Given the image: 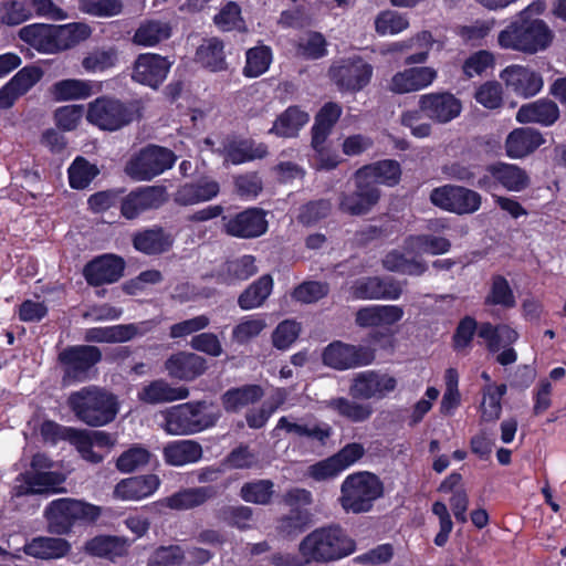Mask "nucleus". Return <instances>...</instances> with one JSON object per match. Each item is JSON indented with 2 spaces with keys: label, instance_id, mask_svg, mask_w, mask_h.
Returning <instances> with one entry per match:
<instances>
[{
  "label": "nucleus",
  "instance_id": "obj_1",
  "mask_svg": "<svg viewBox=\"0 0 566 566\" xmlns=\"http://www.w3.org/2000/svg\"><path fill=\"white\" fill-rule=\"evenodd\" d=\"M545 9V2L536 0L517 12L513 20L500 31L499 45L524 54H535L546 50L554 40V33L539 18Z\"/></svg>",
  "mask_w": 566,
  "mask_h": 566
},
{
  "label": "nucleus",
  "instance_id": "obj_2",
  "mask_svg": "<svg viewBox=\"0 0 566 566\" xmlns=\"http://www.w3.org/2000/svg\"><path fill=\"white\" fill-rule=\"evenodd\" d=\"M357 543L339 524L321 526L300 543L298 552L306 563L325 564L350 556Z\"/></svg>",
  "mask_w": 566,
  "mask_h": 566
},
{
  "label": "nucleus",
  "instance_id": "obj_3",
  "mask_svg": "<svg viewBox=\"0 0 566 566\" xmlns=\"http://www.w3.org/2000/svg\"><path fill=\"white\" fill-rule=\"evenodd\" d=\"M66 405L75 418L88 427L106 426L115 420L119 411L118 397L95 385L72 391Z\"/></svg>",
  "mask_w": 566,
  "mask_h": 566
},
{
  "label": "nucleus",
  "instance_id": "obj_4",
  "mask_svg": "<svg viewBox=\"0 0 566 566\" xmlns=\"http://www.w3.org/2000/svg\"><path fill=\"white\" fill-rule=\"evenodd\" d=\"M101 515V506L73 497L55 499L44 510L49 532L59 536L70 535L75 527L93 525Z\"/></svg>",
  "mask_w": 566,
  "mask_h": 566
},
{
  "label": "nucleus",
  "instance_id": "obj_5",
  "mask_svg": "<svg viewBox=\"0 0 566 566\" xmlns=\"http://www.w3.org/2000/svg\"><path fill=\"white\" fill-rule=\"evenodd\" d=\"M384 483L377 474L358 471L343 480L338 503L346 513H368L374 509L376 501L384 496Z\"/></svg>",
  "mask_w": 566,
  "mask_h": 566
},
{
  "label": "nucleus",
  "instance_id": "obj_6",
  "mask_svg": "<svg viewBox=\"0 0 566 566\" xmlns=\"http://www.w3.org/2000/svg\"><path fill=\"white\" fill-rule=\"evenodd\" d=\"M84 24L51 25L33 23L19 30V38L39 52L54 53L70 48L88 35Z\"/></svg>",
  "mask_w": 566,
  "mask_h": 566
},
{
  "label": "nucleus",
  "instance_id": "obj_7",
  "mask_svg": "<svg viewBox=\"0 0 566 566\" xmlns=\"http://www.w3.org/2000/svg\"><path fill=\"white\" fill-rule=\"evenodd\" d=\"M138 117V106L132 101L102 95L90 102L86 120L101 130L115 132Z\"/></svg>",
  "mask_w": 566,
  "mask_h": 566
},
{
  "label": "nucleus",
  "instance_id": "obj_8",
  "mask_svg": "<svg viewBox=\"0 0 566 566\" xmlns=\"http://www.w3.org/2000/svg\"><path fill=\"white\" fill-rule=\"evenodd\" d=\"M281 502L290 509L277 518L276 531L284 538H295L306 532L313 523L311 506L314 502L310 490L291 488L282 495Z\"/></svg>",
  "mask_w": 566,
  "mask_h": 566
},
{
  "label": "nucleus",
  "instance_id": "obj_9",
  "mask_svg": "<svg viewBox=\"0 0 566 566\" xmlns=\"http://www.w3.org/2000/svg\"><path fill=\"white\" fill-rule=\"evenodd\" d=\"M203 409V401L175 406L164 416V429L172 436H187L214 427L219 415L205 412Z\"/></svg>",
  "mask_w": 566,
  "mask_h": 566
},
{
  "label": "nucleus",
  "instance_id": "obj_10",
  "mask_svg": "<svg viewBox=\"0 0 566 566\" xmlns=\"http://www.w3.org/2000/svg\"><path fill=\"white\" fill-rule=\"evenodd\" d=\"M176 160L171 149L150 144L128 160L125 171L134 180L148 181L172 168Z\"/></svg>",
  "mask_w": 566,
  "mask_h": 566
},
{
  "label": "nucleus",
  "instance_id": "obj_11",
  "mask_svg": "<svg viewBox=\"0 0 566 566\" xmlns=\"http://www.w3.org/2000/svg\"><path fill=\"white\" fill-rule=\"evenodd\" d=\"M329 77L340 92L357 93L371 81L374 67L359 55L342 59L328 71Z\"/></svg>",
  "mask_w": 566,
  "mask_h": 566
},
{
  "label": "nucleus",
  "instance_id": "obj_12",
  "mask_svg": "<svg viewBox=\"0 0 566 566\" xmlns=\"http://www.w3.org/2000/svg\"><path fill=\"white\" fill-rule=\"evenodd\" d=\"M485 174L476 181V187L484 191L503 187L507 191L521 192L531 185V178L525 169L515 164L495 161L484 167Z\"/></svg>",
  "mask_w": 566,
  "mask_h": 566
},
{
  "label": "nucleus",
  "instance_id": "obj_13",
  "mask_svg": "<svg viewBox=\"0 0 566 566\" xmlns=\"http://www.w3.org/2000/svg\"><path fill=\"white\" fill-rule=\"evenodd\" d=\"M354 185L353 190L340 193L338 208L353 217L365 216L379 202L381 191L375 181L368 180L358 170L355 172Z\"/></svg>",
  "mask_w": 566,
  "mask_h": 566
},
{
  "label": "nucleus",
  "instance_id": "obj_14",
  "mask_svg": "<svg viewBox=\"0 0 566 566\" xmlns=\"http://www.w3.org/2000/svg\"><path fill=\"white\" fill-rule=\"evenodd\" d=\"M266 211L259 207H249L235 213L222 216V231L232 238L256 239L268 232Z\"/></svg>",
  "mask_w": 566,
  "mask_h": 566
},
{
  "label": "nucleus",
  "instance_id": "obj_15",
  "mask_svg": "<svg viewBox=\"0 0 566 566\" xmlns=\"http://www.w3.org/2000/svg\"><path fill=\"white\" fill-rule=\"evenodd\" d=\"M430 201L442 210L462 216L478 211L482 205V197L479 192L462 186L444 185L431 191Z\"/></svg>",
  "mask_w": 566,
  "mask_h": 566
},
{
  "label": "nucleus",
  "instance_id": "obj_16",
  "mask_svg": "<svg viewBox=\"0 0 566 566\" xmlns=\"http://www.w3.org/2000/svg\"><path fill=\"white\" fill-rule=\"evenodd\" d=\"M322 359L325 366L336 370H347L370 365L375 360V350L364 345L334 340L323 350Z\"/></svg>",
  "mask_w": 566,
  "mask_h": 566
},
{
  "label": "nucleus",
  "instance_id": "obj_17",
  "mask_svg": "<svg viewBox=\"0 0 566 566\" xmlns=\"http://www.w3.org/2000/svg\"><path fill=\"white\" fill-rule=\"evenodd\" d=\"M167 200L165 186H142L127 195H120V214L127 220H134L146 211L159 209Z\"/></svg>",
  "mask_w": 566,
  "mask_h": 566
},
{
  "label": "nucleus",
  "instance_id": "obj_18",
  "mask_svg": "<svg viewBox=\"0 0 566 566\" xmlns=\"http://www.w3.org/2000/svg\"><path fill=\"white\" fill-rule=\"evenodd\" d=\"M125 265L122 256L105 253L90 260L82 274L88 286L99 287L118 282L124 275Z\"/></svg>",
  "mask_w": 566,
  "mask_h": 566
},
{
  "label": "nucleus",
  "instance_id": "obj_19",
  "mask_svg": "<svg viewBox=\"0 0 566 566\" xmlns=\"http://www.w3.org/2000/svg\"><path fill=\"white\" fill-rule=\"evenodd\" d=\"M418 106L424 117L436 124L450 123L459 117L462 111V102L448 91L420 95Z\"/></svg>",
  "mask_w": 566,
  "mask_h": 566
},
{
  "label": "nucleus",
  "instance_id": "obj_20",
  "mask_svg": "<svg viewBox=\"0 0 566 566\" xmlns=\"http://www.w3.org/2000/svg\"><path fill=\"white\" fill-rule=\"evenodd\" d=\"M397 387L395 377L375 370L358 373L349 387L354 399H382Z\"/></svg>",
  "mask_w": 566,
  "mask_h": 566
},
{
  "label": "nucleus",
  "instance_id": "obj_21",
  "mask_svg": "<svg viewBox=\"0 0 566 566\" xmlns=\"http://www.w3.org/2000/svg\"><path fill=\"white\" fill-rule=\"evenodd\" d=\"M171 62L155 53L138 55L134 63L133 80L151 88H158L166 80Z\"/></svg>",
  "mask_w": 566,
  "mask_h": 566
},
{
  "label": "nucleus",
  "instance_id": "obj_22",
  "mask_svg": "<svg viewBox=\"0 0 566 566\" xmlns=\"http://www.w3.org/2000/svg\"><path fill=\"white\" fill-rule=\"evenodd\" d=\"M164 367L170 378L182 381H192L209 368L205 357L185 350L171 354L165 360Z\"/></svg>",
  "mask_w": 566,
  "mask_h": 566
},
{
  "label": "nucleus",
  "instance_id": "obj_23",
  "mask_svg": "<svg viewBox=\"0 0 566 566\" xmlns=\"http://www.w3.org/2000/svg\"><path fill=\"white\" fill-rule=\"evenodd\" d=\"M65 374L77 378L102 360V352L93 345L67 346L59 355Z\"/></svg>",
  "mask_w": 566,
  "mask_h": 566
},
{
  "label": "nucleus",
  "instance_id": "obj_24",
  "mask_svg": "<svg viewBox=\"0 0 566 566\" xmlns=\"http://www.w3.org/2000/svg\"><path fill=\"white\" fill-rule=\"evenodd\" d=\"M438 73L430 66H412L397 72L388 83V91L395 94L418 92L430 86Z\"/></svg>",
  "mask_w": 566,
  "mask_h": 566
},
{
  "label": "nucleus",
  "instance_id": "obj_25",
  "mask_svg": "<svg viewBox=\"0 0 566 566\" xmlns=\"http://www.w3.org/2000/svg\"><path fill=\"white\" fill-rule=\"evenodd\" d=\"M500 77L509 90L525 98L536 95L543 87L541 74L522 65L505 67Z\"/></svg>",
  "mask_w": 566,
  "mask_h": 566
},
{
  "label": "nucleus",
  "instance_id": "obj_26",
  "mask_svg": "<svg viewBox=\"0 0 566 566\" xmlns=\"http://www.w3.org/2000/svg\"><path fill=\"white\" fill-rule=\"evenodd\" d=\"M174 235L161 226L143 228L132 235L133 248L149 256L168 252L174 245Z\"/></svg>",
  "mask_w": 566,
  "mask_h": 566
},
{
  "label": "nucleus",
  "instance_id": "obj_27",
  "mask_svg": "<svg viewBox=\"0 0 566 566\" xmlns=\"http://www.w3.org/2000/svg\"><path fill=\"white\" fill-rule=\"evenodd\" d=\"M545 143L546 139L539 130L533 127H517L505 138V155L511 159H523L534 154Z\"/></svg>",
  "mask_w": 566,
  "mask_h": 566
},
{
  "label": "nucleus",
  "instance_id": "obj_28",
  "mask_svg": "<svg viewBox=\"0 0 566 566\" xmlns=\"http://www.w3.org/2000/svg\"><path fill=\"white\" fill-rule=\"evenodd\" d=\"M161 481L156 474L135 475L122 479L114 488V499L122 501H140L153 495Z\"/></svg>",
  "mask_w": 566,
  "mask_h": 566
},
{
  "label": "nucleus",
  "instance_id": "obj_29",
  "mask_svg": "<svg viewBox=\"0 0 566 566\" xmlns=\"http://www.w3.org/2000/svg\"><path fill=\"white\" fill-rule=\"evenodd\" d=\"M17 481H22L23 484L15 485L13 493L15 496H27L32 494H42L44 492H59L56 489L64 479L61 473L53 471L30 472L25 471L17 476Z\"/></svg>",
  "mask_w": 566,
  "mask_h": 566
},
{
  "label": "nucleus",
  "instance_id": "obj_30",
  "mask_svg": "<svg viewBox=\"0 0 566 566\" xmlns=\"http://www.w3.org/2000/svg\"><path fill=\"white\" fill-rule=\"evenodd\" d=\"M220 192V185L209 177H201L196 181L180 185L174 195V201L181 207L193 206L216 198Z\"/></svg>",
  "mask_w": 566,
  "mask_h": 566
},
{
  "label": "nucleus",
  "instance_id": "obj_31",
  "mask_svg": "<svg viewBox=\"0 0 566 566\" xmlns=\"http://www.w3.org/2000/svg\"><path fill=\"white\" fill-rule=\"evenodd\" d=\"M342 115V107L334 102L325 103L314 117V124L311 129V146L322 154L324 144L331 135L333 127Z\"/></svg>",
  "mask_w": 566,
  "mask_h": 566
},
{
  "label": "nucleus",
  "instance_id": "obj_32",
  "mask_svg": "<svg viewBox=\"0 0 566 566\" xmlns=\"http://www.w3.org/2000/svg\"><path fill=\"white\" fill-rule=\"evenodd\" d=\"M130 543L127 538L116 535H97L85 543L88 555L116 562L128 554Z\"/></svg>",
  "mask_w": 566,
  "mask_h": 566
},
{
  "label": "nucleus",
  "instance_id": "obj_33",
  "mask_svg": "<svg viewBox=\"0 0 566 566\" xmlns=\"http://www.w3.org/2000/svg\"><path fill=\"white\" fill-rule=\"evenodd\" d=\"M308 120L307 112L298 105H291L276 116L269 134L281 138H295Z\"/></svg>",
  "mask_w": 566,
  "mask_h": 566
},
{
  "label": "nucleus",
  "instance_id": "obj_34",
  "mask_svg": "<svg viewBox=\"0 0 566 566\" xmlns=\"http://www.w3.org/2000/svg\"><path fill=\"white\" fill-rule=\"evenodd\" d=\"M22 551L36 559H57L69 554L71 544L62 537L36 536L27 542Z\"/></svg>",
  "mask_w": 566,
  "mask_h": 566
},
{
  "label": "nucleus",
  "instance_id": "obj_35",
  "mask_svg": "<svg viewBox=\"0 0 566 566\" xmlns=\"http://www.w3.org/2000/svg\"><path fill=\"white\" fill-rule=\"evenodd\" d=\"M558 118L557 104L545 98L522 105L516 114V120L521 124L537 123L545 127L554 125Z\"/></svg>",
  "mask_w": 566,
  "mask_h": 566
},
{
  "label": "nucleus",
  "instance_id": "obj_36",
  "mask_svg": "<svg viewBox=\"0 0 566 566\" xmlns=\"http://www.w3.org/2000/svg\"><path fill=\"white\" fill-rule=\"evenodd\" d=\"M189 396L187 387H172L165 379H156L144 386L137 394L139 401L158 405L186 399Z\"/></svg>",
  "mask_w": 566,
  "mask_h": 566
},
{
  "label": "nucleus",
  "instance_id": "obj_37",
  "mask_svg": "<svg viewBox=\"0 0 566 566\" xmlns=\"http://www.w3.org/2000/svg\"><path fill=\"white\" fill-rule=\"evenodd\" d=\"M219 495L216 485L182 489L166 499L167 506L172 510H190L203 505Z\"/></svg>",
  "mask_w": 566,
  "mask_h": 566
},
{
  "label": "nucleus",
  "instance_id": "obj_38",
  "mask_svg": "<svg viewBox=\"0 0 566 566\" xmlns=\"http://www.w3.org/2000/svg\"><path fill=\"white\" fill-rule=\"evenodd\" d=\"M368 180L387 187H395L401 180V166L396 159H381L358 169Z\"/></svg>",
  "mask_w": 566,
  "mask_h": 566
},
{
  "label": "nucleus",
  "instance_id": "obj_39",
  "mask_svg": "<svg viewBox=\"0 0 566 566\" xmlns=\"http://www.w3.org/2000/svg\"><path fill=\"white\" fill-rule=\"evenodd\" d=\"M263 396L264 390L260 385L249 384L224 391L221 403L227 412H238L241 408L258 402Z\"/></svg>",
  "mask_w": 566,
  "mask_h": 566
},
{
  "label": "nucleus",
  "instance_id": "obj_40",
  "mask_svg": "<svg viewBox=\"0 0 566 566\" xmlns=\"http://www.w3.org/2000/svg\"><path fill=\"white\" fill-rule=\"evenodd\" d=\"M164 458L174 467L196 463L202 458V447L195 440L172 441L164 448Z\"/></svg>",
  "mask_w": 566,
  "mask_h": 566
},
{
  "label": "nucleus",
  "instance_id": "obj_41",
  "mask_svg": "<svg viewBox=\"0 0 566 566\" xmlns=\"http://www.w3.org/2000/svg\"><path fill=\"white\" fill-rule=\"evenodd\" d=\"M196 60L205 69L211 72H220L227 69L224 44L218 38H210L196 51Z\"/></svg>",
  "mask_w": 566,
  "mask_h": 566
},
{
  "label": "nucleus",
  "instance_id": "obj_42",
  "mask_svg": "<svg viewBox=\"0 0 566 566\" xmlns=\"http://www.w3.org/2000/svg\"><path fill=\"white\" fill-rule=\"evenodd\" d=\"M276 429H284L289 433H294L298 437H305L310 440L317 441L321 444H326V441L332 437L333 429L326 422L296 423L291 422L286 417H281L277 421Z\"/></svg>",
  "mask_w": 566,
  "mask_h": 566
},
{
  "label": "nucleus",
  "instance_id": "obj_43",
  "mask_svg": "<svg viewBox=\"0 0 566 566\" xmlns=\"http://www.w3.org/2000/svg\"><path fill=\"white\" fill-rule=\"evenodd\" d=\"M272 276L270 274L260 276L239 295V307L241 310L249 311L261 306L272 293Z\"/></svg>",
  "mask_w": 566,
  "mask_h": 566
},
{
  "label": "nucleus",
  "instance_id": "obj_44",
  "mask_svg": "<svg viewBox=\"0 0 566 566\" xmlns=\"http://www.w3.org/2000/svg\"><path fill=\"white\" fill-rule=\"evenodd\" d=\"M397 232L396 221L389 217L380 218L377 223H370L358 229L354 240L359 247H367L373 242L385 241Z\"/></svg>",
  "mask_w": 566,
  "mask_h": 566
},
{
  "label": "nucleus",
  "instance_id": "obj_45",
  "mask_svg": "<svg viewBox=\"0 0 566 566\" xmlns=\"http://www.w3.org/2000/svg\"><path fill=\"white\" fill-rule=\"evenodd\" d=\"M382 266L389 272L410 276H420L428 270L423 260L408 259L399 250L389 251L382 259Z\"/></svg>",
  "mask_w": 566,
  "mask_h": 566
},
{
  "label": "nucleus",
  "instance_id": "obj_46",
  "mask_svg": "<svg viewBox=\"0 0 566 566\" xmlns=\"http://www.w3.org/2000/svg\"><path fill=\"white\" fill-rule=\"evenodd\" d=\"M275 494V484L270 479H256L242 484L239 496L247 503L270 505Z\"/></svg>",
  "mask_w": 566,
  "mask_h": 566
},
{
  "label": "nucleus",
  "instance_id": "obj_47",
  "mask_svg": "<svg viewBox=\"0 0 566 566\" xmlns=\"http://www.w3.org/2000/svg\"><path fill=\"white\" fill-rule=\"evenodd\" d=\"M273 61L271 46L260 44L245 52V64L242 74L247 78H255L268 72Z\"/></svg>",
  "mask_w": 566,
  "mask_h": 566
},
{
  "label": "nucleus",
  "instance_id": "obj_48",
  "mask_svg": "<svg viewBox=\"0 0 566 566\" xmlns=\"http://www.w3.org/2000/svg\"><path fill=\"white\" fill-rule=\"evenodd\" d=\"M50 93L55 102L85 99L91 96L92 86L82 80L65 78L55 82L50 87Z\"/></svg>",
  "mask_w": 566,
  "mask_h": 566
},
{
  "label": "nucleus",
  "instance_id": "obj_49",
  "mask_svg": "<svg viewBox=\"0 0 566 566\" xmlns=\"http://www.w3.org/2000/svg\"><path fill=\"white\" fill-rule=\"evenodd\" d=\"M266 155L268 146L263 143L255 144L252 139L234 142L227 147V159L233 165L261 159Z\"/></svg>",
  "mask_w": 566,
  "mask_h": 566
},
{
  "label": "nucleus",
  "instance_id": "obj_50",
  "mask_svg": "<svg viewBox=\"0 0 566 566\" xmlns=\"http://www.w3.org/2000/svg\"><path fill=\"white\" fill-rule=\"evenodd\" d=\"M484 304L504 308L516 306L514 292L505 276L501 274L492 275L490 291L484 298Z\"/></svg>",
  "mask_w": 566,
  "mask_h": 566
},
{
  "label": "nucleus",
  "instance_id": "obj_51",
  "mask_svg": "<svg viewBox=\"0 0 566 566\" xmlns=\"http://www.w3.org/2000/svg\"><path fill=\"white\" fill-rule=\"evenodd\" d=\"M171 29L160 21H146L142 23L133 35V42L140 46H155L169 39Z\"/></svg>",
  "mask_w": 566,
  "mask_h": 566
},
{
  "label": "nucleus",
  "instance_id": "obj_52",
  "mask_svg": "<svg viewBox=\"0 0 566 566\" xmlns=\"http://www.w3.org/2000/svg\"><path fill=\"white\" fill-rule=\"evenodd\" d=\"M327 407L352 422L366 421L373 415L371 406L358 403L345 397L331 399Z\"/></svg>",
  "mask_w": 566,
  "mask_h": 566
},
{
  "label": "nucleus",
  "instance_id": "obj_53",
  "mask_svg": "<svg viewBox=\"0 0 566 566\" xmlns=\"http://www.w3.org/2000/svg\"><path fill=\"white\" fill-rule=\"evenodd\" d=\"M218 518L239 531L252 528L253 509L247 505H224L218 511Z\"/></svg>",
  "mask_w": 566,
  "mask_h": 566
},
{
  "label": "nucleus",
  "instance_id": "obj_54",
  "mask_svg": "<svg viewBox=\"0 0 566 566\" xmlns=\"http://www.w3.org/2000/svg\"><path fill=\"white\" fill-rule=\"evenodd\" d=\"M69 184L72 189H85L98 175V169L86 158L77 156L67 169Z\"/></svg>",
  "mask_w": 566,
  "mask_h": 566
},
{
  "label": "nucleus",
  "instance_id": "obj_55",
  "mask_svg": "<svg viewBox=\"0 0 566 566\" xmlns=\"http://www.w3.org/2000/svg\"><path fill=\"white\" fill-rule=\"evenodd\" d=\"M151 458L148 449L140 444H133L116 460V469L122 473H132L146 467Z\"/></svg>",
  "mask_w": 566,
  "mask_h": 566
},
{
  "label": "nucleus",
  "instance_id": "obj_56",
  "mask_svg": "<svg viewBox=\"0 0 566 566\" xmlns=\"http://www.w3.org/2000/svg\"><path fill=\"white\" fill-rule=\"evenodd\" d=\"M505 384L489 385L484 390V398L481 403V417L484 421L490 422L500 418L502 412L501 400L506 394Z\"/></svg>",
  "mask_w": 566,
  "mask_h": 566
},
{
  "label": "nucleus",
  "instance_id": "obj_57",
  "mask_svg": "<svg viewBox=\"0 0 566 566\" xmlns=\"http://www.w3.org/2000/svg\"><path fill=\"white\" fill-rule=\"evenodd\" d=\"M32 18L30 0H7L0 7V20L7 25H19Z\"/></svg>",
  "mask_w": 566,
  "mask_h": 566
},
{
  "label": "nucleus",
  "instance_id": "obj_58",
  "mask_svg": "<svg viewBox=\"0 0 566 566\" xmlns=\"http://www.w3.org/2000/svg\"><path fill=\"white\" fill-rule=\"evenodd\" d=\"M258 272L255 256L244 254L224 264V275L228 283L245 281Z\"/></svg>",
  "mask_w": 566,
  "mask_h": 566
},
{
  "label": "nucleus",
  "instance_id": "obj_59",
  "mask_svg": "<svg viewBox=\"0 0 566 566\" xmlns=\"http://www.w3.org/2000/svg\"><path fill=\"white\" fill-rule=\"evenodd\" d=\"M405 245L406 248H418L432 255L444 254L451 249V242L449 239L433 234L409 235L405 240Z\"/></svg>",
  "mask_w": 566,
  "mask_h": 566
},
{
  "label": "nucleus",
  "instance_id": "obj_60",
  "mask_svg": "<svg viewBox=\"0 0 566 566\" xmlns=\"http://www.w3.org/2000/svg\"><path fill=\"white\" fill-rule=\"evenodd\" d=\"M185 551L179 545H160L153 551L146 566H184Z\"/></svg>",
  "mask_w": 566,
  "mask_h": 566
},
{
  "label": "nucleus",
  "instance_id": "obj_61",
  "mask_svg": "<svg viewBox=\"0 0 566 566\" xmlns=\"http://www.w3.org/2000/svg\"><path fill=\"white\" fill-rule=\"evenodd\" d=\"M329 286L326 282L305 281L294 287L291 296L302 304L316 303L327 296Z\"/></svg>",
  "mask_w": 566,
  "mask_h": 566
},
{
  "label": "nucleus",
  "instance_id": "obj_62",
  "mask_svg": "<svg viewBox=\"0 0 566 566\" xmlns=\"http://www.w3.org/2000/svg\"><path fill=\"white\" fill-rule=\"evenodd\" d=\"M78 9L93 17L111 18L122 13V0H77Z\"/></svg>",
  "mask_w": 566,
  "mask_h": 566
},
{
  "label": "nucleus",
  "instance_id": "obj_63",
  "mask_svg": "<svg viewBox=\"0 0 566 566\" xmlns=\"http://www.w3.org/2000/svg\"><path fill=\"white\" fill-rule=\"evenodd\" d=\"M214 24L223 32L241 30L244 20L241 15V8L234 1H228L213 17Z\"/></svg>",
  "mask_w": 566,
  "mask_h": 566
},
{
  "label": "nucleus",
  "instance_id": "obj_64",
  "mask_svg": "<svg viewBox=\"0 0 566 566\" xmlns=\"http://www.w3.org/2000/svg\"><path fill=\"white\" fill-rule=\"evenodd\" d=\"M265 327L266 322L260 315L248 316L233 327L232 338L238 344L243 345L259 336Z\"/></svg>",
  "mask_w": 566,
  "mask_h": 566
}]
</instances>
